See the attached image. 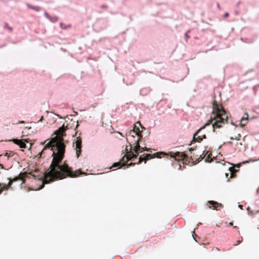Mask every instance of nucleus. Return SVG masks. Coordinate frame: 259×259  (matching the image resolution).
<instances>
[{"label": "nucleus", "instance_id": "obj_2", "mask_svg": "<svg viewBox=\"0 0 259 259\" xmlns=\"http://www.w3.org/2000/svg\"><path fill=\"white\" fill-rule=\"evenodd\" d=\"M212 107L213 111L210 119L194 134L193 141L200 142L203 139H206L205 134L200 135L198 134L206 126L211 124L214 131L215 128L222 127L224 124L228 123V116L222 105L218 104L216 101H214L212 102Z\"/></svg>", "mask_w": 259, "mask_h": 259}, {"label": "nucleus", "instance_id": "obj_15", "mask_svg": "<svg viewBox=\"0 0 259 259\" xmlns=\"http://www.w3.org/2000/svg\"><path fill=\"white\" fill-rule=\"evenodd\" d=\"M47 16V18L52 22L54 23L58 21V18L57 17H50L48 15V14H46Z\"/></svg>", "mask_w": 259, "mask_h": 259}, {"label": "nucleus", "instance_id": "obj_3", "mask_svg": "<svg viewBox=\"0 0 259 259\" xmlns=\"http://www.w3.org/2000/svg\"><path fill=\"white\" fill-rule=\"evenodd\" d=\"M145 129V128L142 126L140 121H137L136 124H135L133 129L129 132L127 136L128 137L127 139L131 140V138H134V135L137 136V139L135 140V142L134 143V144H136L134 149L136 154H135L133 152H131L127 155H125L119 162L114 163L112 167H121L122 166H124L129 160H134V158H136L137 157L139 154V151L141 149L139 145V142L142 138L141 133L142 130Z\"/></svg>", "mask_w": 259, "mask_h": 259}, {"label": "nucleus", "instance_id": "obj_7", "mask_svg": "<svg viewBox=\"0 0 259 259\" xmlns=\"http://www.w3.org/2000/svg\"><path fill=\"white\" fill-rule=\"evenodd\" d=\"M81 139L78 137L76 138L75 142V150L77 157H78L81 152Z\"/></svg>", "mask_w": 259, "mask_h": 259}, {"label": "nucleus", "instance_id": "obj_26", "mask_svg": "<svg viewBox=\"0 0 259 259\" xmlns=\"http://www.w3.org/2000/svg\"><path fill=\"white\" fill-rule=\"evenodd\" d=\"M0 167H1L2 168H3V165L1 164H0Z\"/></svg>", "mask_w": 259, "mask_h": 259}, {"label": "nucleus", "instance_id": "obj_5", "mask_svg": "<svg viewBox=\"0 0 259 259\" xmlns=\"http://www.w3.org/2000/svg\"><path fill=\"white\" fill-rule=\"evenodd\" d=\"M161 155H165V154L163 152L156 153L154 154H147L144 157H140L139 161L137 164H139L143 161H144L145 163H146L147 160L155 158L156 157L161 158V156H160Z\"/></svg>", "mask_w": 259, "mask_h": 259}, {"label": "nucleus", "instance_id": "obj_4", "mask_svg": "<svg viewBox=\"0 0 259 259\" xmlns=\"http://www.w3.org/2000/svg\"><path fill=\"white\" fill-rule=\"evenodd\" d=\"M21 179L20 177H16L14 179H12L11 178H9L8 180L9 182L8 184H3L0 183V194H1L4 190L7 191L11 187L12 184L13 182L17 181Z\"/></svg>", "mask_w": 259, "mask_h": 259}, {"label": "nucleus", "instance_id": "obj_28", "mask_svg": "<svg viewBox=\"0 0 259 259\" xmlns=\"http://www.w3.org/2000/svg\"><path fill=\"white\" fill-rule=\"evenodd\" d=\"M230 139H231V140H234V139L233 137H231Z\"/></svg>", "mask_w": 259, "mask_h": 259}, {"label": "nucleus", "instance_id": "obj_21", "mask_svg": "<svg viewBox=\"0 0 259 259\" xmlns=\"http://www.w3.org/2000/svg\"><path fill=\"white\" fill-rule=\"evenodd\" d=\"M240 243H241V241L237 240L236 241V243L235 244H234V245H237L239 244Z\"/></svg>", "mask_w": 259, "mask_h": 259}, {"label": "nucleus", "instance_id": "obj_27", "mask_svg": "<svg viewBox=\"0 0 259 259\" xmlns=\"http://www.w3.org/2000/svg\"><path fill=\"white\" fill-rule=\"evenodd\" d=\"M42 119H43V116H41V118L40 119V121H41Z\"/></svg>", "mask_w": 259, "mask_h": 259}, {"label": "nucleus", "instance_id": "obj_29", "mask_svg": "<svg viewBox=\"0 0 259 259\" xmlns=\"http://www.w3.org/2000/svg\"><path fill=\"white\" fill-rule=\"evenodd\" d=\"M240 208H241L242 205H239Z\"/></svg>", "mask_w": 259, "mask_h": 259}, {"label": "nucleus", "instance_id": "obj_16", "mask_svg": "<svg viewBox=\"0 0 259 259\" xmlns=\"http://www.w3.org/2000/svg\"><path fill=\"white\" fill-rule=\"evenodd\" d=\"M211 155V153H209L208 151H207L206 152V153L205 154L203 158L204 157H206L205 161H209V159L210 158Z\"/></svg>", "mask_w": 259, "mask_h": 259}, {"label": "nucleus", "instance_id": "obj_23", "mask_svg": "<svg viewBox=\"0 0 259 259\" xmlns=\"http://www.w3.org/2000/svg\"><path fill=\"white\" fill-rule=\"evenodd\" d=\"M229 16V14L226 13L225 14V16L226 17H228Z\"/></svg>", "mask_w": 259, "mask_h": 259}, {"label": "nucleus", "instance_id": "obj_10", "mask_svg": "<svg viewBox=\"0 0 259 259\" xmlns=\"http://www.w3.org/2000/svg\"><path fill=\"white\" fill-rule=\"evenodd\" d=\"M208 204L209 205V208H211V207H213L214 209H217L218 206L220 207H222V205L221 203H219L217 202L214 201H208Z\"/></svg>", "mask_w": 259, "mask_h": 259}, {"label": "nucleus", "instance_id": "obj_25", "mask_svg": "<svg viewBox=\"0 0 259 259\" xmlns=\"http://www.w3.org/2000/svg\"><path fill=\"white\" fill-rule=\"evenodd\" d=\"M228 176H229V174H227V173H226V178H228Z\"/></svg>", "mask_w": 259, "mask_h": 259}, {"label": "nucleus", "instance_id": "obj_1", "mask_svg": "<svg viewBox=\"0 0 259 259\" xmlns=\"http://www.w3.org/2000/svg\"><path fill=\"white\" fill-rule=\"evenodd\" d=\"M66 129L67 128H65L63 125L54 132V135L55 136L51 140L47 142L48 141L47 140L41 143L42 145L46 144L41 152L38 154L39 157L46 150L50 148L53 151L52 156L53 157L49 168L45 174L44 184H48L67 177L76 178L82 174L80 169L74 171L72 168L65 162L62 163L66 147L63 143V137L66 136Z\"/></svg>", "mask_w": 259, "mask_h": 259}, {"label": "nucleus", "instance_id": "obj_24", "mask_svg": "<svg viewBox=\"0 0 259 259\" xmlns=\"http://www.w3.org/2000/svg\"><path fill=\"white\" fill-rule=\"evenodd\" d=\"M233 223H232V222H230V223H229V226H233Z\"/></svg>", "mask_w": 259, "mask_h": 259}, {"label": "nucleus", "instance_id": "obj_19", "mask_svg": "<svg viewBox=\"0 0 259 259\" xmlns=\"http://www.w3.org/2000/svg\"><path fill=\"white\" fill-rule=\"evenodd\" d=\"M142 150L141 151V152L143 151H150L151 152V149L150 148H147L146 147L143 148H142Z\"/></svg>", "mask_w": 259, "mask_h": 259}, {"label": "nucleus", "instance_id": "obj_20", "mask_svg": "<svg viewBox=\"0 0 259 259\" xmlns=\"http://www.w3.org/2000/svg\"><path fill=\"white\" fill-rule=\"evenodd\" d=\"M135 165V163H132V162H131V163H130V164H127V167H130V166H134V165Z\"/></svg>", "mask_w": 259, "mask_h": 259}, {"label": "nucleus", "instance_id": "obj_6", "mask_svg": "<svg viewBox=\"0 0 259 259\" xmlns=\"http://www.w3.org/2000/svg\"><path fill=\"white\" fill-rule=\"evenodd\" d=\"M170 156L174 157L176 160H186L187 161L188 158L186 154L180 152L174 153L172 155H171Z\"/></svg>", "mask_w": 259, "mask_h": 259}, {"label": "nucleus", "instance_id": "obj_22", "mask_svg": "<svg viewBox=\"0 0 259 259\" xmlns=\"http://www.w3.org/2000/svg\"><path fill=\"white\" fill-rule=\"evenodd\" d=\"M194 150H195V151H196V149H194V148H190V149H189V151H190L191 152V151H194Z\"/></svg>", "mask_w": 259, "mask_h": 259}, {"label": "nucleus", "instance_id": "obj_17", "mask_svg": "<svg viewBox=\"0 0 259 259\" xmlns=\"http://www.w3.org/2000/svg\"><path fill=\"white\" fill-rule=\"evenodd\" d=\"M13 155H14V153L12 151H9V152H5V153L4 154V155L6 156H7L8 157H11L13 156Z\"/></svg>", "mask_w": 259, "mask_h": 259}, {"label": "nucleus", "instance_id": "obj_8", "mask_svg": "<svg viewBox=\"0 0 259 259\" xmlns=\"http://www.w3.org/2000/svg\"><path fill=\"white\" fill-rule=\"evenodd\" d=\"M190 158L192 160V162H194L195 164L202 160L203 157H202L200 152H196L193 153L191 152Z\"/></svg>", "mask_w": 259, "mask_h": 259}, {"label": "nucleus", "instance_id": "obj_12", "mask_svg": "<svg viewBox=\"0 0 259 259\" xmlns=\"http://www.w3.org/2000/svg\"><path fill=\"white\" fill-rule=\"evenodd\" d=\"M60 27L63 29H67L71 27V24H66L63 22L60 23Z\"/></svg>", "mask_w": 259, "mask_h": 259}, {"label": "nucleus", "instance_id": "obj_11", "mask_svg": "<svg viewBox=\"0 0 259 259\" xmlns=\"http://www.w3.org/2000/svg\"><path fill=\"white\" fill-rule=\"evenodd\" d=\"M248 118V115L247 114H245V116L241 118L240 123L241 126L243 127L246 125L247 122Z\"/></svg>", "mask_w": 259, "mask_h": 259}, {"label": "nucleus", "instance_id": "obj_13", "mask_svg": "<svg viewBox=\"0 0 259 259\" xmlns=\"http://www.w3.org/2000/svg\"><path fill=\"white\" fill-rule=\"evenodd\" d=\"M229 170L230 171L231 173V176L229 178H232L235 176V173L236 172V170L235 169L234 167H230L229 168Z\"/></svg>", "mask_w": 259, "mask_h": 259}, {"label": "nucleus", "instance_id": "obj_9", "mask_svg": "<svg viewBox=\"0 0 259 259\" xmlns=\"http://www.w3.org/2000/svg\"><path fill=\"white\" fill-rule=\"evenodd\" d=\"M12 141L16 144L19 146L21 148H26V145L23 140L13 139Z\"/></svg>", "mask_w": 259, "mask_h": 259}, {"label": "nucleus", "instance_id": "obj_14", "mask_svg": "<svg viewBox=\"0 0 259 259\" xmlns=\"http://www.w3.org/2000/svg\"><path fill=\"white\" fill-rule=\"evenodd\" d=\"M27 7L29 8H30L31 9H32V10H35V11H37V12L40 11V8L39 7L32 6H31L30 5H29V4H27Z\"/></svg>", "mask_w": 259, "mask_h": 259}, {"label": "nucleus", "instance_id": "obj_18", "mask_svg": "<svg viewBox=\"0 0 259 259\" xmlns=\"http://www.w3.org/2000/svg\"><path fill=\"white\" fill-rule=\"evenodd\" d=\"M5 28H8L10 31H12V28L9 26L7 23L5 24Z\"/></svg>", "mask_w": 259, "mask_h": 259}]
</instances>
